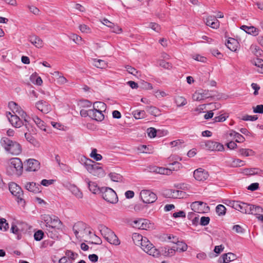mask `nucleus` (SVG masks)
<instances>
[{
  "instance_id": "f257e3e1",
  "label": "nucleus",
  "mask_w": 263,
  "mask_h": 263,
  "mask_svg": "<svg viewBox=\"0 0 263 263\" xmlns=\"http://www.w3.org/2000/svg\"><path fill=\"white\" fill-rule=\"evenodd\" d=\"M41 219L45 223L47 230L50 231L52 229L60 230L63 224L60 219L55 215L44 214L41 216Z\"/></svg>"
},
{
  "instance_id": "f03ea898",
  "label": "nucleus",
  "mask_w": 263,
  "mask_h": 263,
  "mask_svg": "<svg viewBox=\"0 0 263 263\" xmlns=\"http://www.w3.org/2000/svg\"><path fill=\"white\" fill-rule=\"evenodd\" d=\"M1 143L5 150L12 155H17L22 152L21 146L18 142L12 141L7 137H3Z\"/></svg>"
},
{
  "instance_id": "7ed1b4c3",
  "label": "nucleus",
  "mask_w": 263,
  "mask_h": 263,
  "mask_svg": "<svg viewBox=\"0 0 263 263\" xmlns=\"http://www.w3.org/2000/svg\"><path fill=\"white\" fill-rule=\"evenodd\" d=\"M88 161L90 162L92 161L91 159H87V161L84 163L85 168L89 173L98 178H102L105 176V172L100 163L95 162L90 163Z\"/></svg>"
},
{
  "instance_id": "20e7f679",
  "label": "nucleus",
  "mask_w": 263,
  "mask_h": 263,
  "mask_svg": "<svg viewBox=\"0 0 263 263\" xmlns=\"http://www.w3.org/2000/svg\"><path fill=\"white\" fill-rule=\"evenodd\" d=\"M99 229L103 237L110 244L118 246L120 241L115 233L104 225L101 224Z\"/></svg>"
},
{
  "instance_id": "39448f33",
  "label": "nucleus",
  "mask_w": 263,
  "mask_h": 263,
  "mask_svg": "<svg viewBox=\"0 0 263 263\" xmlns=\"http://www.w3.org/2000/svg\"><path fill=\"white\" fill-rule=\"evenodd\" d=\"M23 169V164L21 159L18 158L11 159L7 166V172L9 175H19Z\"/></svg>"
},
{
  "instance_id": "423d86ee",
  "label": "nucleus",
  "mask_w": 263,
  "mask_h": 263,
  "mask_svg": "<svg viewBox=\"0 0 263 263\" xmlns=\"http://www.w3.org/2000/svg\"><path fill=\"white\" fill-rule=\"evenodd\" d=\"M101 193L103 198L107 202L115 204L118 201V197L116 193L111 188L102 187Z\"/></svg>"
},
{
  "instance_id": "0eeeda50",
  "label": "nucleus",
  "mask_w": 263,
  "mask_h": 263,
  "mask_svg": "<svg viewBox=\"0 0 263 263\" xmlns=\"http://www.w3.org/2000/svg\"><path fill=\"white\" fill-rule=\"evenodd\" d=\"M143 243L140 246L141 249L147 254L155 257H158L160 254V252L153 245L147 238L144 239Z\"/></svg>"
},
{
  "instance_id": "6e6552de",
  "label": "nucleus",
  "mask_w": 263,
  "mask_h": 263,
  "mask_svg": "<svg viewBox=\"0 0 263 263\" xmlns=\"http://www.w3.org/2000/svg\"><path fill=\"white\" fill-rule=\"evenodd\" d=\"M9 189L11 194L16 197L18 203H25L23 192L21 187L16 183L11 182L9 184Z\"/></svg>"
},
{
  "instance_id": "1a4fd4ad",
  "label": "nucleus",
  "mask_w": 263,
  "mask_h": 263,
  "mask_svg": "<svg viewBox=\"0 0 263 263\" xmlns=\"http://www.w3.org/2000/svg\"><path fill=\"white\" fill-rule=\"evenodd\" d=\"M133 226L139 229L149 230L154 228V224L151 223L148 220L145 219H139L134 220Z\"/></svg>"
},
{
  "instance_id": "9d476101",
  "label": "nucleus",
  "mask_w": 263,
  "mask_h": 263,
  "mask_svg": "<svg viewBox=\"0 0 263 263\" xmlns=\"http://www.w3.org/2000/svg\"><path fill=\"white\" fill-rule=\"evenodd\" d=\"M8 106L11 110L13 114H17L25 122H28V117L26 113L14 102H10L9 103Z\"/></svg>"
},
{
  "instance_id": "9b49d317",
  "label": "nucleus",
  "mask_w": 263,
  "mask_h": 263,
  "mask_svg": "<svg viewBox=\"0 0 263 263\" xmlns=\"http://www.w3.org/2000/svg\"><path fill=\"white\" fill-rule=\"evenodd\" d=\"M140 197L143 202L146 203H153L157 198L155 193L147 190H143L141 191Z\"/></svg>"
},
{
  "instance_id": "f8f14e48",
  "label": "nucleus",
  "mask_w": 263,
  "mask_h": 263,
  "mask_svg": "<svg viewBox=\"0 0 263 263\" xmlns=\"http://www.w3.org/2000/svg\"><path fill=\"white\" fill-rule=\"evenodd\" d=\"M204 146L205 148L210 151L222 152L224 149L223 144L212 140L204 142Z\"/></svg>"
},
{
  "instance_id": "ddd939ff",
  "label": "nucleus",
  "mask_w": 263,
  "mask_h": 263,
  "mask_svg": "<svg viewBox=\"0 0 263 263\" xmlns=\"http://www.w3.org/2000/svg\"><path fill=\"white\" fill-rule=\"evenodd\" d=\"M86 224L82 221L76 223L73 226L74 234L77 238L83 237L85 233Z\"/></svg>"
},
{
  "instance_id": "4468645a",
  "label": "nucleus",
  "mask_w": 263,
  "mask_h": 263,
  "mask_svg": "<svg viewBox=\"0 0 263 263\" xmlns=\"http://www.w3.org/2000/svg\"><path fill=\"white\" fill-rule=\"evenodd\" d=\"M229 205L234 209L245 214H247L249 204L240 201H231Z\"/></svg>"
},
{
  "instance_id": "2eb2a0df",
  "label": "nucleus",
  "mask_w": 263,
  "mask_h": 263,
  "mask_svg": "<svg viewBox=\"0 0 263 263\" xmlns=\"http://www.w3.org/2000/svg\"><path fill=\"white\" fill-rule=\"evenodd\" d=\"M7 117L11 125L16 128H19L24 125L23 121L16 114L9 112L7 113Z\"/></svg>"
},
{
  "instance_id": "dca6fc26",
  "label": "nucleus",
  "mask_w": 263,
  "mask_h": 263,
  "mask_svg": "<svg viewBox=\"0 0 263 263\" xmlns=\"http://www.w3.org/2000/svg\"><path fill=\"white\" fill-rule=\"evenodd\" d=\"M191 208L193 211L199 213H204L209 210V206L206 203L202 201H195L191 204Z\"/></svg>"
},
{
  "instance_id": "f3484780",
  "label": "nucleus",
  "mask_w": 263,
  "mask_h": 263,
  "mask_svg": "<svg viewBox=\"0 0 263 263\" xmlns=\"http://www.w3.org/2000/svg\"><path fill=\"white\" fill-rule=\"evenodd\" d=\"M208 172L202 168L196 169L194 172L195 179L199 181H204L209 177Z\"/></svg>"
},
{
  "instance_id": "a211bd4d",
  "label": "nucleus",
  "mask_w": 263,
  "mask_h": 263,
  "mask_svg": "<svg viewBox=\"0 0 263 263\" xmlns=\"http://www.w3.org/2000/svg\"><path fill=\"white\" fill-rule=\"evenodd\" d=\"M36 108L44 114H47L51 110V105L47 102L41 100L35 104Z\"/></svg>"
},
{
  "instance_id": "6ab92c4d",
  "label": "nucleus",
  "mask_w": 263,
  "mask_h": 263,
  "mask_svg": "<svg viewBox=\"0 0 263 263\" xmlns=\"http://www.w3.org/2000/svg\"><path fill=\"white\" fill-rule=\"evenodd\" d=\"M40 167V162L34 159H30L27 161L26 171L29 172H35Z\"/></svg>"
},
{
  "instance_id": "aec40b11",
  "label": "nucleus",
  "mask_w": 263,
  "mask_h": 263,
  "mask_svg": "<svg viewBox=\"0 0 263 263\" xmlns=\"http://www.w3.org/2000/svg\"><path fill=\"white\" fill-rule=\"evenodd\" d=\"M66 187L77 198L80 199L83 198V194L82 192L76 185L73 184H68L66 185Z\"/></svg>"
},
{
  "instance_id": "412c9836",
  "label": "nucleus",
  "mask_w": 263,
  "mask_h": 263,
  "mask_svg": "<svg viewBox=\"0 0 263 263\" xmlns=\"http://www.w3.org/2000/svg\"><path fill=\"white\" fill-rule=\"evenodd\" d=\"M24 186L27 190L34 193H38L41 191V185L33 182H27Z\"/></svg>"
},
{
  "instance_id": "4be33fe9",
  "label": "nucleus",
  "mask_w": 263,
  "mask_h": 263,
  "mask_svg": "<svg viewBox=\"0 0 263 263\" xmlns=\"http://www.w3.org/2000/svg\"><path fill=\"white\" fill-rule=\"evenodd\" d=\"M84 182L87 184L90 191L93 194H97L99 192H101V189L99 188L96 182L90 181L88 178L84 179Z\"/></svg>"
},
{
  "instance_id": "5701e85b",
  "label": "nucleus",
  "mask_w": 263,
  "mask_h": 263,
  "mask_svg": "<svg viewBox=\"0 0 263 263\" xmlns=\"http://www.w3.org/2000/svg\"><path fill=\"white\" fill-rule=\"evenodd\" d=\"M205 24L207 26L213 29H217L219 27V22L214 16H208L205 19Z\"/></svg>"
},
{
  "instance_id": "b1692460",
  "label": "nucleus",
  "mask_w": 263,
  "mask_h": 263,
  "mask_svg": "<svg viewBox=\"0 0 263 263\" xmlns=\"http://www.w3.org/2000/svg\"><path fill=\"white\" fill-rule=\"evenodd\" d=\"M210 97L206 90L196 91L193 95L192 98L194 101H200Z\"/></svg>"
},
{
  "instance_id": "393cba45",
  "label": "nucleus",
  "mask_w": 263,
  "mask_h": 263,
  "mask_svg": "<svg viewBox=\"0 0 263 263\" xmlns=\"http://www.w3.org/2000/svg\"><path fill=\"white\" fill-rule=\"evenodd\" d=\"M89 117L93 120L98 121H102L104 119L103 111H100L96 109H89Z\"/></svg>"
},
{
  "instance_id": "a878e982",
  "label": "nucleus",
  "mask_w": 263,
  "mask_h": 263,
  "mask_svg": "<svg viewBox=\"0 0 263 263\" xmlns=\"http://www.w3.org/2000/svg\"><path fill=\"white\" fill-rule=\"evenodd\" d=\"M261 213H263V209L261 206L249 204L247 214L260 215Z\"/></svg>"
},
{
  "instance_id": "bb28decb",
  "label": "nucleus",
  "mask_w": 263,
  "mask_h": 263,
  "mask_svg": "<svg viewBox=\"0 0 263 263\" xmlns=\"http://www.w3.org/2000/svg\"><path fill=\"white\" fill-rule=\"evenodd\" d=\"M175 247L172 248L165 247L162 249V254L165 257H172L176 253Z\"/></svg>"
},
{
  "instance_id": "cd10ccee",
  "label": "nucleus",
  "mask_w": 263,
  "mask_h": 263,
  "mask_svg": "<svg viewBox=\"0 0 263 263\" xmlns=\"http://www.w3.org/2000/svg\"><path fill=\"white\" fill-rule=\"evenodd\" d=\"M29 41L34 46L37 48H41L43 46V43L42 40L37 36L31 35L29 37Z\"/></svg>"
},
{
  "instance_id": "c85d7f7f",
  "label": "nucleus",
  "mask_w": 263,
  "mask_h": 263,
  "mask_svg": "<svg viewBox=\"0 0 263 263\" xmlns=\"http://www.w3.org/2000/svg\"><path fill=\"white\" fill-rule=\"evenodd\" d=\"M240 28L245 31L246 33L253 35H257L259 33V30L254 26H247L246 25H242Z\"/></svg>"
},
{
  "instance_id": "c756f323",
  "label": "nucleus",
  "mask_w": 263,
  "mask_h": 263,
  "mask_svg": "<svg viewBox=\"0 0 263 263\" xmlns=\"http://www.w3.org/2000/svg\"><path fill=\"white\" fill-rule=\"evenodd\" d=\"M132 239L134 243L137 246H140L143 243L144 239H147L146 237H143L141 234L134 233L132 235Z\"/></svg>"
},
{
  "instance_id": "7c9ffc66",
  "label": "nucleus",
  "mask_w": 263,
  "mask_h": 263,
  "mask_svg": "<svg viewBox=\"0 0 263 263\" xmlns=\"http://www.w3.org/2000/svg\"><path fill=\"white\" fill-rule=\"evenodd\" d=\"M172 242L176 243L177 246L175 247L176 251L181 252H185L187 249V245L184 242L172 240Z\"/></svg>"
},
{
  "instance_id": "2f4dec72",
  "label": "nucleus",
  "mask_w": 263,
  "mask_h": 263,
  "mask_svg": "<svg viewBox=\"0 0 263 263\" xmlns=\"http://www.w3.org/2000/svg\"><path fill=\"white\" fill-rule=\"evenodd\" d=\"M31 118L39 128L42 130H46V126L43 121L35 115H32Z\"/></svg>"
},
{
  "instance_id": "473e14b6",
  "label": "nucleus",
  "mask_w": 263,
  "mask_h": 263,
  "mask_svg": "<svg viewBox=\"0 0 263 263\" xmlns=\"http://www.w3.org/2000/svg\"><path fill=\"white\" fill-rule=\"evenodd\" d=\"M92 64L98 68L103 69L107 67V63L106 61L100 59H92Z\"/></svg>"
},
{
  "instance_id": "72a5a7b5",
  "label": "nucleus",
  "mask_w": 263,
  "mask_h": 263,
  "mask_svg": "<svg viewBox=\"0 0 263 263\" xmlns=\"http://www.w3.org/2000/svg\"><path fill=\"white\" fill-rule=\"evenodd\" d=\"M252 63L259 68L257 70L258 72L263 73V60L256 58L252 61Z\"/></svg>"
},
{
  "instance_id": "f704fd0d",
  "label": "nucleus",
  "mask_w": 263,
  "mask_h": 263,
  "mask_svg": "<svg viewBox=\"0 0 263 263\" xmlns=\"http://www.w3.org/2000/svg\"><path fill=\"white\" fill-rule=\"evenodd\" d=\"M31 82L35 85L40 86L43 83V81L41 78L37 76L36 73H33L30 77Z\"/></svg>"
},
{
  "instance_id": "c9c22d12",
  "label": "nucleus",
  "mask_w": 263,
  "mask_h": 263,
  "mask_svg": "<svg viewBox=\"0 0 263 263\" xmlns=\"http://www.w3.org/2000/svg\"><path fill=\"white\" fill-rule=\"evenodd\" d=\"M185 193L181 191L171 190L170 191V196L174 198H181L184 196Z\"/></svg>"
},
{
  "instance_id": "e433bc0d",
  "label": "nucleus",
  "mask_w": 263,
  "mask_h": 263,
  "mask_svg": "<svg viewBox=\"0 0 263 263\" xmlns=\"http://www.w3.org/2000/svg\"><path fill=\"white\" fill-rule=\"evenodd\" d=\"M175 102L178 107H181L187 104V100L184 97L178 96L175 98Z\"/></svg>"
},
{
  "instance_id": "4c0bfd02",
  "label": "nucleus",
  "mask_w": 263,
  "mask_h": 263,
  "mask_svg": "<svg viewBox=\"0 0 263 263\" xmlns=\"http://www.w3.org/2000/svg\"><path fill=\"white\" fill-rule=\"evenodd\" d=\"M93 109L104 112L106 110V105L102 102H96L93 103Z\"/></svg>"
},
{
  "instance_id": "58836bf2",
  "label": "nucleus",
  "mask_w": 263,
  "mask_h": 263,
  "mask_svg": "<svg viewBox=\"0 0 263 263\" xmlns=\"http://www.w3.org/2000/svg\"><path fill=\"white\" fill-rule=\"evenodd\" d=\"M229 165L231 167H240L244 165V162L238 159H234L230 160L228 161Z\"/></svg>"
},
{
  "instance_id": "ea45409f",
  "label": "nucleus",
  "mask_w": 263,
  "mask_h": 263,
  "mask_svg": "<svg viewBox=\"0 0 263 263\" xmlns=\"http://www.w3.org/2000/svg\"><path fill=\"white\" fill-rule=\"evenodd\" d=\"M235 259V255L232 253H228L222 255L223 263H229Z\"/></svg>"
},
{
  "instance_id": "a19ab883",
  "label": "nucleus",
  "mask_w": 263,
  "mask_h": 263,
  "mask_svg": "<svg viewBox=\"0 0 263 263\" xmlns=\"http://www.w3.org/2000/svg\"><path fill=\"white\" fill-rule=\"evenodd\" d=\"M146 110L148 113L154 116L160 115V110L155 106H147L146 107Z\"/></svg>"
},
{
  "instance_id": "79ce46f5",
  "label": "nucleus",
  "mask_w": 263,
  "mask_h": 263,
  "mask_svg": "<svg viewBox=\"0 0 263 263\" xmlns=\"http://www.w3.org/2000/svg\"><path fill=\"white\" fill-rule=\"evenodd\" d=\"M239 154L243 156L248 157L255 155V152L251 149L249 148H240L239 150Z\"/></svg>"
},
{
  "instance_id": "37998d69",
  "label": "nucleus",
  "mask_w": 263,
  "mask_h": 263,
  "mask_svg": "<svg viewBox=\"0 0 263 263\" xmlns=\"http://www.w3.org/2000/svg\"><path fill=\"white\" fill-rule=\"evenodd\" d=\"M132 114L136 119L144 118L146 116L144 110H136L133 111Z\"/></svg>"
},
{
  "instance_id": "c03bdc74",
  "label": "nucleus",
  "mask_w": 263,
  "mask_h": 263,
  "mask_svg": "<svg viewBox=\"0 0 263 263\" xmlns=\"http://www.w3.org/2000/svg\"><path fill=\"white\" fill-rule=\"evenodd\" d=\"M184 142L182 139H177L173 141L170 143V145L171 147H177V148H181Z\"/></svg>"
},
{
  "instance_id": "a18cd8bd",
  "label": "nucleus",
  "mask_w": 263,
  "mask_h": 263,
  "mask_svg": "<svg viewBox=\"0 0 263 263\" xmlns=\"http://www.w3.org/2000/svg\"><path fill=\"white\" fill-rule=\"evenodd\" d=\"M250 50L256 56L258 57L261 55L262 50L256 45H252L250 47Z\"/></svg>"
},
{
  "instance_id": "49530a36",
  "label": "nucleus",
  "mask_w": 263,
  "mask_h": 263,
  "mask_svg": "<svg viewBox=\"0 0 263 263\" xmlns=\"http://www.w3.org/2000/svg\"><path fill=\"white\" fill-rule=\"evenodd\" d=\"M90 157L96 161H100L102 159L101 155L97 153V149L93 148L90 154Z\"/></svg>"
},
{
  "instance_id": "de8ad7c7",
  "label": "nucleus",
  "mask_w": 263,
  "mask_h": 263,
  "mask_svg": "<svg viewBox=\"0 0 263 263\" xmlns=\"http://www.w3.org/2000/svg\"><path fill=\"white\" fill-rule=\"evenodd\" d=\"M236 132L234 130H230L225 134L224 136L225 138L227 140V141L232 140L235 139L236 137Z\"/></svg>"
},
{
  "instance_id": "09e8293b",
  "label": "nucleus",
  "mask_w": 263,
  "mask_h": 263,
  "mask_svg": "<svg viewBox=\"0 0 263 263\" xmlns=\"http://www.w3.org/2000/svg\"><path fill=\"white\" fill-rule=\"evenodd\" d=\"M226 208L222 204H218L216 208V212L219 216H223L226 214Z\"/></svg>"
},
{
  "instance_id": "8fccbe9b",
  "label": "nucleus",
  "mask_w": 263,
  "mask_h": 263,
  "mask_svg": "<svg viewBox=\"0 0 263 263\" xmlns=\"http://www.w3.org/2000/svg\"><path fill=\"white\" fill-rule=\"evenodd\" d=\"M9 228V224L5 218L0 219V230L6 231Z\"/></svg>"
},
{
  "instance_id": "3c124183",
  "label": "nucleus",
  "mask_w": 263,
  "mask_h": 263,
  "mask_svg": "<svg viewBox=\"0 0 263 263\" xmlns=\"http://www.w3.org/2000/svg\"><path fill=\"white\" fill-rule=\"evenodd\" d=\"M79 28L84 33H90L91 32V28L85 24H80L79 26Z\"/></svg>"
},
{
  "instance_id": "603ef678",
  "label": "nucleus",
  "mask_w": 263,
  "mask_h": 263,
  "mask_svg": "<svg viewBox=\"0 0 263 263\" xmlns=\"http://www.w3.org/2000/svg\"><path fill=\"white\" fill-rule=\"evenodd\" d=\"M108 176L110 179L115 182H119L121 180V176L119 174L110 173Z\"/></svg>"
},
{
  "instance_id": "864d4df0",
  "label": "nucleus",
  "mask_w": 263,
  "mask_h": 263,
  "mask_svg": "<svg viewBox=\"0 0 263 263\" xmlns=\"http://www.w3.org/2000/svg\"><path fill=\"white\" fill-rule=\"evenodd\" d=\"M70 39L76 43L80 45L83 44V41L82 37L77 34H73L70 36Z\"/></svg>"
},
{
  "instance_id": "5fc2aeb1",
  "label": "nucleus",
  "mask_w": 263,
  "mask_h": 263,
  "mask_svg": "<svg viewBox=\"0 0 263 263\" xmlns=\"http://www.w3.org/2000/svg\"><path fill=\"white\" fill-rule=\"evenodd\" d=\"M125 68L126 69V71L129 73H130L135 76H136V77H138L139 76V71L138 70H137V69H136L135 68L130 66H129V65H127L125 66Z\"/></svg>"
},
{
  "instance_id": "6e6d98bb",
  "label": "nucleus",
  "mask_w": 263,
  "mask_h": 263,
  "mask_svg": "<svg viewBox=\"0 0 263 263\" xmlns=\"http://www.w3.org/2000/svg\"><path fill=\"white\" fill-rule=\"evenodd\" d=\"M172 173V171L171 169L159 167L158 169V174L162 175H170Z\"/></svg>"
},
{
  "instance_id": "4d7b16f0",
  "label": "nucleus",
  "mask_w": 263,
  "mask_h": 263,
  "mask_svg": "<svg viewBox=\"0 0 263 263\" xmlns=\"http://www.w3.org/2000/svg\"><path fill=\"white\" fill-rule=\"evenodd\" d=\"M76 256H77V254L70 250H67L65 252V256L71 261L75 259Z\"/></svg>"
},
{
  "instance_id": "13d9d810",
  "label": "nucleus",
  "mask_w": 263,
  "mask_h": 263,
  "mask_svg": "<svg viewBox=\"0 0 263 263\" xmlns=\"http://www.w3.org/2000/svg\"><path fill=\"white\" fill-rule=\"evenodd\" d=\"M44 236V233L42 230H38L34 234V239L36 241L41 240Z\"/></svg>"
},
{
  "instance_id": "bf43d9fd",
  "label": "nucleus",
  "mask_w": 263,
  "mask_h": 263,
  "mask_svg": "<svg viewBox=\"0 0 263 263\" xmlns=\"http://www.w3.org/2000/svg\"><path fill=\"white\" fill-rule=\"evenodd\" d=\"M147 133L149 137L154 138L156 136L157 131L155 128L150 127L147 129Z\"/></svg>"
},
{
  "instance_id": "052dcab7",
  "label": "nucleus",
  "mask_w": 263,
  "mask_h": 263,
  "mask_svg": "<svg viewBox=\"0 0 263 263\" xmlns=\"http://www.w3.org/2000/svg\"><path fill=\"white\" fill-rule=\"evenodd\" d=\"M27 7L29 9V10H30V12L32 13L34 15H38L40 14V11L37 7H36L34 6H30V5H28L27 6Z\"/></svg>"
},
{
  "instance_id": "680f3d73",
  "label": "nucleus",
  "mask_w": 263,
  "mask_h": 263,
  "mask_svg": "<svg viewBox=\"0 0 263 263\" xmlns=\"http://www.w3.org/2000/svg\"><path fill=\"white\" fill-rule=\"evenodd\" d=\"M228 118V116H225L224 115H220L219 116L215 117L213 120L215 122H223L226 120V119Z\"/></svg>"
},
{
  "instance_id": "e2e57ef3",
  "label": "nucleus",
  "mask_w": 263,
  "mask_h": 263,
  "mask_svg": "<svg viewBox=\"0 0 263 263\" xmlns=\"http://www.w3.org/2000/svg\"><path fill=\"white\" fill-rule=\"evenodd\" d=\"M10 230L12 233L17 235H18L21 233L20 229L17 226L14 224H12Z\"/></svg>"
},
{
  "instance_id": "0e129e2a",
  "label": "nucleus",
  "mask_w": 263,
  "mask_h": 263,
  "mask_svg": "<svg viewBox=\"0 0 263 263\" xmlns=\"http://www.w3.org/2000/svg\"><path fill=\"white\" fill-rule=\"evenodd\" d=\"M148 27L151 28L156 32H159L160 30V26L155 23H150L148 24Z\"/></svg>"
},
{
  "instance_id": "69168bd1",
  "label": "nucleus",
  "mask_w": 263,
  "mask_h": 263,
  "mask_svg": "<svg viewBox=\"0 0 263 263\" xmlns=\"http://www.w3.org/2000/svg\"><path fill=\"white\" fill-rule=\"evenodd\" d=\"M141 86L143 89L146 90H151L153 88L152 85L151 83L145 81H143L141 82Z\"/></svg>"
},
{
  "instance_id": "338daca9",
  "label": "nucleus",
  "mask_w": 263,
  "mask_h": 263,
  "mask_svg": "<svg viewBox=\"0 0 263 263\" xmlns=\"http://www.w3.org/2000/svg\"><path fill=\"white\" fill-rule=\"evenodd\" d=\"M236 137L235 138V142L238 143H242L245 141V138L239 133L236 132Z\"/></svg>"
},
{
  "instance_id": "774afa93",
  "label": "nucleus",
  "mask_w": 263,
  "mask_h": 263,
  "mask_svg": "<svg viewBox=\"0 0 263 263\" xmlns=\"http://www.w3.org/2000/svg\"><path fill=\"white\" fill-rule=\"evenodd\" d=\"M253 112L255 113L263 114V105H258L253 107Z\"/></svg>"
}]
</instances>
